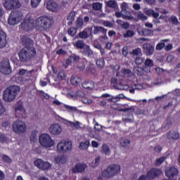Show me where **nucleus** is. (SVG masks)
<instances>
[{
    "instance_id": "nucleus-1",
    "label": "nucleus",
    "mask_w": 180,
    "mask_h": 180,
    "mask_svg": "<svg viewBox=\"0 0 180 180\" xmlns=\"http://www.w3.org/2000/svg\"><path fill=\"white\" fill-rule=\"evenodd\" d=\"M54 20L47 15L40 16L35 20V26L39 32H46L51 28Z\"/></svg>"
},
{
    "instance_id": "nucleus-2",
    "label": "nucleus",
    "mask_w": 180,
    "mask_h": 180,
    "mask_svg": "<svg viewBox=\"0 0 180 180\" xmlns=\"http://www.w3.org/2000/svg\"><path fill=\"white\" fill-rule=\"evenodd\" d=\"M18 57L22 63H29L32 58L36 57V49L32 46H25L19 51Z\"/></svg>"
},
{
    "instance_id": "nucleus-3",
    "label": "nucleus",
    "mask_w": 180,
    "mask_h": 180,
    "mask_svg": "<svg viewBox=\"0 0 180 180\" xmlns=\"http://www.w3.org/2000/svg\"><path fill=\"white\" fill-rule=\"evenodd\" d=\"M20 91L19 86H10L4 91L3 99L5 102H12L15 101L18 92Z\"/></svg>"
},
{
    "instance_id": "nucleus-4",
    "label": "nucleus",
    "mask_w": 180,
    "mask_h": 180,
    "mask_svg": "<svg viewBox=\"0 0 180 180\" xmlns=\"http://www.w3.org/2000/svg\"><path fill=\"white\" fill-rule=\"evenodd\" d=\"M120 172V166L117 165H111L101 172V175L103 176V178H111V176H115V175L118 174Z\"/></svg>"
},
{
    "instance_id": "nucleus-5",
    "label": "nucleus",
    "mask_w": 180,
    "mask_h": 180,
    "mask_svg": "<svg viewBox=\"0 0 180 180\" xmlns=\"http://www.w3.org/2000/svg\"><path fill=\"white\" fill-rule=\"evenodd\" d=\"M22 19H23V14L22 13V12L19 11H12L8 19V25H11V26H15V25H18V23L22 22Z\"/></svg>"
},
{
    "instance_id": "nucleus-6",
    "label": "nucleus",
    "mask_w": 180,
    "mask_h": 180,
    "mask_svg": "<svg viewBox=\"0 0 180 180\" xmlns=\"http://www.w3.org/2000/svg\"><path fill=\"white\" fill-rule=\"evenodd\" d=\"M13 131L16 134H23V133H26L27 127L26 123H25L22 120H16L15 121L13 124Z\"/></svg>"
},
{
    "instance_id": "nucleus-7",
    "label": "nucleus",
    "mask_w": 180,
    "mask_h": 180,
    "mask_svg": "<svg viewBox=\"0 0 180 180\" xmlns=\"http://www.w3.org/2000/svg\"><path fill=\"white\" fill-rule=\"evenodd\" d=\"M39 144L45 148H50L54 146V141L51 139V136L47 134H43L39 136Z\"/></svg>"
},
{
    "instance_id": "nucleus-8",
    "label": "nucleus",
    "mask_w": 180,
    "mask_h": 180,
    "mask_svg": "<svg viewBox=\"0 0 180 180\" xmlns=\"http://www.w3.org/2000/svg\"><path fill=\"white\" fill-rule=\"evenodd\" d=\"M0 72L4 75H9L12 74V68L11 67V62L9 59H3L0 63Z\"/></svg>"
},
{
    "instance_id": "nucleus-9",
    "label": "nucleus",
    "mask_w": 180,
    "mask_h": 180,
    "mask_svg": "<svg viewBox=\"0 0 180 180\" xmlns=\"http://www.w3.org/2000/svg\"><path fill=\"white\" fill-rule=\"evenodd\" d=\"M4 6L7 11H13L19 9L22 6V4L19 0H4Z\"/></svg>"
},
{
    "instance_id": "nucleus-10",
    "label": "nucleus",
    "mask_w": 180,
    "mask_h": 180,
    "mask_svg": "<svg viewBox=\"0 0 180 180\" xmlns=\"http://www.w3.org/2000/svg\"><path fill=\"white\" fill-rule=\"evenodd\" d=\"M57 149L61 153H67L72 150V142L71 141H62L58 143Z\"/></svg>"
},
{
    "instance_id": "nucleus-11",
    "label": "nucleus",
    "mask_w": 180,
    "mask_h": 180,
    "mask_svg": "<svg viewBox=\"0 0 180 180\" xmlns=\"http://www.w3.org/2000/svg\"><path fill=\"white\" fill-rule=\"evenodd\" d=\"M34 27V20L33 18H25L20 25V29L25 32L33 30Z\"/></svg>"
},
{
    "instance_id": "nucleus-12",
    "label": "nucleus",
    "mask_w": 180,
    "mask_h": 180,
    "mask_svg": "<svg viewBox=\"0 0 180 180\" xmlns=\"http://www.w3.org/2000/svg\"><path fill=\"white\" fill-rule=\"evenodd\" d=\"M15 115L18 117H26V110L23 108V102L18 101L15 108Z\"/></svg>"
},
{
    "instance_id": "nucleus-13",
    "label": "nucleus",
    "mask_w": 180,
    "mask_h": 180,
    "mask_svg": "<svg viewBox=\"0 0 180 180\" xmlns=\"http://www.w3.org/2000/svg\"><path fill=\"white\" fill-rule=\"evenodd\" d=\"M162 174V172L160 169L153 168L149 172H148L146 178L148 179H154L157 176H160Z\"/></svg>"
},
{
    "instance_id": "nucleus-14",
    "label": "nucleus",
    "mask_w": 180,
    "mask_h": 180,
    "mask_svg": "<svg viewBox=\"0 0 180 180\" xmlns=\"http://www.w3.org/2000/svg\"><path fill=\"white\" fill-rule=\"evenodd\" d=\"M49 131L50 134H53V136H58V134H61L63 129L61 128V126H60V124H53L49 127Z\"/></svg>"
},
{
    "instance_id": "nucleus-15",
    "label": "nucleus",
    "mask_w": 180,
    "mask_h": 180,
    "mask_svg": "<svg viewBox=\"0 0 180 180\" xmlns=\"http://www.w3.org/2000/svg\"><path fill=\"white\" fill-rule=\"evenodd\" d=\"M165 175L168 178H174V176L178 175V169L175 167H167L165 169Z\"/></svg>"
},
{
    "instance_id": "nucleus-16",
    "label": "nucleus",
    "mask_w": 180,
    "mask_h": 180,
    "mask_svg": "<svg viewBox=\"0 0 180 180\" xmlns=\"http://www.w3.org/2000/svg\"><path fill=\"white\" fill-rule=\"evenodd\" d=\"M143 49L144 50L145 54L147 56H153L154 54V46L150 43H146L143 45Z\"/></svg>"
},
{
    "instance_id": "nucleus-17",
    "label": "nucleus",
    "mask_w": 180,
    "mask_h": 180,
    "mask_svg": "<svg viewBox=\"0 0 180 180\" xmlns=\"http://www.w3.org/2000/svg\"><path fill=\"white\" fill-rule=\"evenodd\" d=\"M46 8L51 12H56L58 9V4L54 0H49L46 1Z\"/></svg>"
},
{
    "instance_id": "nucleus-18",
    "label": "nucleus",
    "mask_w": 180,
    "mask_h": 180,
    "mask_svg": "<svg viewBox=\"0 0 180 180\" xmlns=\"http://www.w3.org/2000/svg\"><path fill=\"white\" fill-rule=\"evenodd\" d=\"M8 44L6 42V33L0 30V49H4Z\"/></svg>"
},
{
    "instance_id": "nucleus-19",
    "label": "nucleus",
    "mask_w": 180,
    "mask_h": 180,
    "mask_svg": "<svg viewBox=\"0 0 180 180\" xmlns=\"http://www.w3.org/2000/svg\"><path fill=\"white\" fill-rule=\"evenodd\" d=\"M80 53L85 57H92L94 56V51L91 49L89 45H86V47Z\"/></svg>"
},
{
    "instance_id": "nucleus-20",
    "label": "nucleus",
    "mask_w": 180,
    "mask_h": 180,
    "mask_svg": "<svg viewBox=\"0 0 180 180\" xmlns=\"http://www.w3.org/2000/svg\"><path fill=\"white\" fill-rule=\"evenodd\" d=\"M79 58V56L72 54L69 56V58L66 60V64L67 65H70L72 63H78Z\"/></svg>"
},
{
    "instance_id": "nucleus-21",
    "label": "nucleus",
    "mask_w": 180,
    "mask_h": 180,
    "mask_svg": "<svg viewBox=\"0 0 180 180\" xmlns=\"http://www.w3.org/2000/svg\"><path fill=\"white\" fill-rule=\"evenodd\" d=\"M138 33L140 36H153L154 32L150 29L143 28L141 30L138 31Z\"/></svg>"
},
{
    "instance_id": "nucleus-22",
    "label": "nucleus",
    "mask_w": 180,
    "mask_h": 180,
    "mask_svg": "<svg viewBox=\"0 0 180 180\" xmlns=\"http://www.w3.org/2000/svg\"><path fill=\"white\" fill-rule=\"evenodd\" d=\"M86 169V165L85 164L76 165L75 167L72 169V172H84Z\"/></svg>"
},
{
    "instance_id": "nucleus-23",
    "label": "nucleus",
    "mask_w": 180,
    "mask_h": 180,
    "mask_svg": "<svg viewBox=\"0 0 180 180\" xmlns=\"http://www.w3.org/2000/svg\"><path fill=\"white\" fill-rule=\"evenodd\" d=\"M167 137L169 140H178L179 134L175 131H170L167 133Z\"/></svg>"
},
{
    "instance_id": "nucleus-24",
    "label": "nucleus",
    "mask_w": 180,
    "mask_h": 180,
    "mask_svg": "<svg viewBox=\"0 0 180 180\" xmlns=\"http://www.w3.org/2000/svg\"><path fill=\"white\" fill-rule=\"evenodd\" d=\"M108 32V30L105 29L103 27L101 26H94L93 30V33L94 34H98V33H103L105 34Z\"/></svg>"
},
{
    "instance_id": "nucleus-25",
    "label": "nucleus",
    "mask_w": 180,
    "mask_h": 180,
    "mask_svg": "<svg viewBox=\"0 0 180 180\" xmlns=\"http://www.w3.org/2000/svg\"><path fill=\"white\" fill-rule=\"evenodd\" d=\"M82 87L85 89H89L90 91H92L94 88H95V84L93 82L86 81L84 83H82Z\"/></svg>"
},
{
    "instance_id": "nucleus-26",
    "label": "nucleus",
    "mask_w": 180,
    "mask_h": 180,
    "mask_svg": "<svg viewBox=\"0 0 180 180\" xmlns=\"http://www.w3.org/2000/svg\"><path fill=\"white\" fill-rule=\"evenodd\" d=\"M73 46L79 50H82L86 46V44H85L82 40H77L75 43L73 44Z\"/></svg>"
},
{
    "instance_id": "nucleus-27",
    "label": "nucleus",
    "mask_w": 180,
    "mask_h": 180,
    "mask_svg": "<svg viewBox=\"0 0 180 180\" xmlns=\"http://www.w3.org/2000/svg\"><path fill=\"white\" fill-rule=\"evenodd\" d=\"M144 13H146V15H148V16H153V18H155V19H157V18L160 16V13H155L154 10L152 9L146 10L144 11Z\"/></svg>"
},
{
    "instance_id": "nucleus-28",
    "label": "nucleus",
    "mask_w": 180,
    "mask_h": 180,
    "mask_svg": "<svg viewBox=\"0 0 180 180\" xmlns=\"http://www.w3.org/2000/svg\"><path fill=\"white\" fill-rule=\"evenodd\" d=\"M57 164H65L67 162V157L65 155H60L55 158Z\"/></svg>"
},
{
    "instance_id": "nucleus-29",
    "label": "nucleus",
    "mask_w": 180,
    "mask_h": 180,
    "mask_svg": "<svg viewBox=\"0 0 180 180\" xmlns=\"http://www.w3.org/2000/svg\"><path fill=\"white\" fill-rule=\"evenodd\" d=\"M106 5L108 6V8H111L112 9H117V2L115 0H110L109 1L105 2Z\"/></svg>"
},
{
    "instance_id": "nucleus-30",
    "label": "nucleus",
    "mask_w": 180,
    "mask_h": 180,
    "mask_svg": "<svg viewBox=\"0 0 180 180\" xmlns=\"http://www.w3.org/2000/svg\"><path fill=\"white\" fill-rule=\"evenodd\" d=\"M99 164H101V156H96L91 162V167H92V168H96V167H99Z\"/></svg>"
},
{
    "instance_id": "nucleus-31",
    "label": "nucleus",
    "mask_w": 180,
    "mask_h": 180,
    "mask_svg": "<svg viewBox=\"0 0 180 180\" xmlns=\"http://www.w3.org/2000/svg\"><path fill=\"white\" fill-rule=\"evenodd\" d=\"M134 72H135L136 75H139V77H141L144 75V68L140 67H134Z\"/></svg>"
},
{
    "instance_id": "nucleus-32",
    "label": "nucleus",
    "mask_w": 180,
    "mask_h": 180,
    "mask_svg": "<svg viewBox=\"0 0 180 180\" xmlns=\"http://www.w3.org/2000/svg\"><path fill=\"white\" fill-rule=\"evenodd\" d=\"M82 79L78 76H72L70 83L72 85H78L81 82Z\"/></svg>"
},
{
    "instance_id": "nucleus-33",
    "label": "nucleus",
    "mask_w": 180,
    "mask_h": 180,
    "mask_svg": "<svg viewBox=\"0 0 180 180\" xmlns=\"http://www.w3.org/2000/svg\"><path fill=\"white\" fill-rule=\"evenodd\" d=\"M68 123L73 130H79V129H81V127L79 126L81 123H79V122L78 121H77L76 122L68 121Z\"/></svg>"
},
{
    "instance_id": "nucleus-34",
    "label": "nucleus",
    "mask_w": 180,
    "mask_h": 180,
    "mask_svg": "<svg viewBox=\"0 0 180 180\" xmlns=\"http://www.w3.org/2000/svg\"><path fill=\"white\" fill-rule=\"evenodd\" d=\"M22 41L23 44L26 46L25 47H29V46H30V44L32 43V39L26 36L22 37Z\"/></svg>"
},
{
    "instance_id": "nucleus-35",
    "label": "nucleus",
    "mask_w": 180,
    "mask_h": 180,
    "mask_svg": "<svg viewBox=\"0 0 180 180\" xmlns=\"http://www.w3.org/2000/svg\"><path fill=\"white\" fill-rule=\"evenodd\" d=\"M89 146H91V143L89 142V141H86L80 143L79 148L80 150H86Z\"/></svg>"
},
{
    "instance_id": "nucleus-36",
    "label": "nucleus",
    "mask_w": 180,
    "mask_h": 180,
    "mask_svg": "<svg viewBox=\"0 0 180 180\" xmlns=\"http://www.w3.org/2000/svg\"><path fill=\"white\" fill-rule=\"evenodd\" d=\"M51 168V164L49 162H43L42 166H41V169L42 171H47Z\"/></svg>"
},
{
    "instance_id": "nucleus-37",
    "label": "nucleus",
    "mask_w": 180,
    "mask_h": 180,
    "mask_svg": "<svg viewBox=\"0 0 180 180\" xmlns=\"http://www.w3.org/2000/svg\"><path fill=\"white\" fill-rule=\"evenodd\" d=\"M58 79L60 81H64L67 78V74H65V72L64 70H62L58 73Z\"/></svg>"
},
{
    "instance_id": "nucleus-38",
    "label": "nucleus",
    "mask_w": 180,
    "mask_h": 180,
    "mask_svg": "<svg viewBox=\"0 0 180 180\" xmlns=\"http://www.w3.org/2000/svg\"><path fill=\"white\" fill-rule=\"evenodd\" d=\"M165 160H167V158H165L164 156L158 158L155 162V166L160 167V165H161V164H162V162H164V161H165Z\"/></svg>"
},
{
    "instance_id": "nucleus-39",
    "label": "nucleus",
    "mask_w": 180,
    "mask_h": 180,
    "mask_svg": "<svg viewBox=\"0 0 180 180\" xmlns=\"http://www.w3.org/2000/svg\"><path fill=\"white\" fill-rule=\"evenodd\" d=\"M1 160L3 162L6 164H12V159L9 158L7 155H2Z\"/></svg>"
},
{
    "instance_id": "nucleus-40",
    "label": "nucleus",
    "mask_w": 180,
    "mask_h": 180,
    "mask_svg": "<svg viewBox=\"0 0 180 180\" xmlns=\"http://www.w3.org/2000/svg\"><path fill=\"white\" fill-rule=\"evenodd\" d=\"M44 162V161L41 159H37L34 161V165H35V167H37V168H39V169H41Z\"/></svg>"
},
{
    "instance_id": "nucleus-41",
    "label": "nucleus",
    "mask_w": 180,
    "mask_h": 180,
    "mask_svg": "<svg viewBox=\"0 0 180 180\" xmlns=\"http://www.w3.org/2000/svg\"><path fill=\"white\" fill-rule=\"evenodd\" d=\"M96 65L98 66L99 68H103V67H105V59H103V58L98 59Z\"/></svg>"
},
{
    "instance_id": "nucleus-42",
    "label": "nucleus",
    "mask_w": 180,
    "mask_h": 180,
    "mask_svg": "<svg viewBox=\"0 0 180 180\" xmlns=\"http://www.w3.org/2000/svg\"><path fill=\"white\" fill-rule=\"evenodd\" d=\"M78 37H79V39H88V32H86V31H82L78 34V35L76 37V39H78Z\"/></svg>"
},
{
    "instance_id": "nucleus-43",
    "label": "nucleus",
    "mask_w": 180,
    "mask_h": 180,
    "mask_svg": "<svg viewBox=\"0 0 180 180\" xmlns=\"http://www.w3.org/2000/svg\"><path fill=\"white\" fill-rule=\"evenodd\" d=\"M122 147H130V140L129 139H122L120 142Z\"/></svg>"
},
{
    "instance_id": "nucleus-44",
    "label": "nucleus",
    "mask_w": 180,
    "mask_h": 180,
    "mask_svg": "<svg viewBox=\"0 0 180 180\" xmlns=\"http://www.w3.org/2000/svg\"><path fill=\"white\" fill-rule=\"evenodd\" d=\"M146 67H149L151 68V67H154V61L150 58H146L144 63Z\"/></svg>"
},
{
    "instance_id": "nucleus-45",
    "label": "nucleus",
    "mask_w": 180,
    "mask_h": 180,
    "mask_svg": "<svg viewBox=\"0 0 180 180\" xmlns=\"http://www.w3.org/2000/svg\"><path fill=\"white\" fill-rule=\"evenodd\" d=\"M130 54L131 56H141V49L137 48L134 49L131 52H130Z\"/></svg>"
},
{
    "instance_id": "nucleus-46",
    "label": "nucleus",
    "mask_w": 180,
    "mask_h": 180,
    "mask_svg": "<svg viewBox=\"0 0 180 180\" xmlns=\"http://www.w3.org/2000/svg\"><path fill=\"white\" fill-rule=\"evenodd\" d=\"M169 20L173 25H175L176 26H177V25H179V21L175 15H172L169 18Z\"/></svg>"
},
{
    "instance_id": "nucleus-47",
    "label": "nucleus",
    "mask_w": 180,
    "mask_h": 180,
    "mask_svg": "<svg viewBox=\"0 0 180 180\" xmlns=\"http://www.w3.org/2000/svg\"><path fill=\"white\" fill-rule=\"evenodd\" d=\"M103 151L105 155H110V148L107 145H103Z\"/></svg>"
},
{
    "instance_id": "nucleus-48",
    "label": "nucleus",
    "mask_w": 180,
    "mask_h": 180,
    "mask_svg": "<svg viewBox=\"0 0 180 180\" xmlns=\"http://www.w3.org/2000/svg\"><path fill=\"white\" fill-rule=\"evenodd\" d=\"M41 2V0H31L32 8H37V6L40 5Z\"/></svg>"
},
{
    "instance_id": "nucleus-49",
    "label": "nucleus",
    "mask_w": 180,
    "mask_h": 180,
    "mask_svg": "<svg viewBox=\"0 0 180 180\" xmlns=\"http://www.w3.org/2000/svg\"><path fill=\"white\" fill-rule=\"evenodd\" d=\"M137 18L139 20H142L143 22L147 20L148 19L147 15H144V13H139L137 15Z\"/></svg>"
},
{
    "instance_id": "nucleus-50",
    "label": "nucleus",
    "mask_w": 180,
    "mask_h": 180,
    "mask_svg": "<svg viewBox=\"0 0 180 180\" xmlns=\"http://www.w3.org/2000/svg\"><path fill=\"white\" fill-rule=\"evenodd\" d=\"M93 9L94 11H101V9H102V4L101 3L93 4Z\"/></svg>"
},
{
    "instance_id": "nucleus-51",
    "label": "nucleus",
    "mask_w": 180,
    "mask_h": 180,
    "mask_svg": "<svg viewBox=\"0 0 180 180\" xmlns=\"http://www.w3.org/2000/svg\"><path fill=\"white\" fill-rule=\"evenodd\" d=\"M134 36V32L133 30H127V33L124 34V37L129 38V37H133Z\"/></svg>"
},
{
    "instance_id": "nucleus-52",
    "label": "nucleus",
    "mask_w": 180,
    "mask_h": 180,
    "mask_svg": "<svg viewBox=\"0 0 180 180\" xmlns=\"http://www.w3.org/2000/svg\"><path fill=\"white\" fill-rule=\"evenodd\" d=\"M84 25V20L81 18H78L76 22V26L77 27H82Z\"/></svg>"
},
{
    "instance_id": "nucleus-53",
    "label": "nucleus",
    "mask_w": 180,
    "mask_h": 180,
    "mask_svg": "<svg viewBox=\"0 0 180 180\" xmlns=\"http://www.w3.org/2000/svg\"><path fill=\"white\" fill-rule=\"evenodd\" d=\"M37 139V131H32L30 137V141H34Z\"/></svg>"
},
{
    "instance_id": "nucleus-54",
    "label": "nucleus",
    "mask_w": 180,
    "mask_h": 180,
    "mask_svg": "<svg viewBox=\"0 0 180 180\" xmlns=\"http://www.w3.org/2000/svg\"><path fill=\"white\" fill-rule=\"evenodd\" d=\"M4 112H6V108L2 103V100L0 99V115H4Z\"/></svg>"
},
{
    "instance_id": "nucleus-55",
    "label": "nucleus",
    "mask_w": 180,
    "mask_h": 180,
    "mask_svg": "<svg viewBox=\"0 0 180 180\" xmlns=\"http://www.w3.org/2000/svg\"><path fill=\"white\" fill-rule=\"evenodd\" d=\"M68 34H70V36H74L75 34H77V29H75V27H70L68 30Z\"/></svg>"
},
{
    "instance_id": "nucleus-56",
    "label": "nucleus",
    "mask_w": 180,
    "mask_h": 180,
    "mask_svg": "<svg viewBox=\"0 0 180 180\" xmlns=\"http://www.w3.org/2000/svg\"><path fill=\"white\" fill-rule=\"evenodd\" d=\"M64 108H65V109H67V110H69L70 112H77V110H78L77 108L68 105H64Z\"/></svg>"
},
{
    "instance_id": "nucleus-57",
    "label": "nucleus",
    "mask_w": 180,
    "mask_h": 180,
    "mask_svg": "<svg viewBox=\"0 0 180 180\" xmlns=\"http://www.w3.org/2000/svg\"><path fill=\"white\" fill-rule=\"evenodd\" d=\"M75 11H72L70 12L69 16L67 18V20H75Z\"/></svg>"
},
{
    "instance_id": "nucleus-58",
    "label": "nucleus",
    "mask_w": 180,
    "mask_h": 180,
    "mask_svg": "<svg viewBox=\"0 0 180 180\" xmlns=\"http://www.w3.org/2000/svg\"><path fill=\"white\" fill-rule=\"evenodd\" d=\"M164 47H165V44L164 42L158 43L156 46V50H162Z\"/></svg>"
},
{
    "instance_id": "nucleus-59",
    "label": "nucleus",
    "mask_w": 180,
    "mask_h": 180,
    "mask_svg": "<svg viewBox=\"0 0 180 180\" xmlns=\"http://www.w3.org/2000/svg\"><path fill=\"white\" fill-rule=\"evenodd\" d=\"M82 102H83V103L85 105H91V103H92V100L87 98H84L82 99Z\"/></svg>"
},
{
    "instance_id": "nucleus-60",
    "label": "nucleus",
    "mask_w": 180,
    "mask_h": 180,
    "mask_svg": "<svg viewBox=\"0 0 180 180\" xmlns=\"http://www.w3.org/2000/svg\"><path fill=\"white\" fill-rule=\"evenodd\" d=\"M143 61L144 60H143V58L137 57L135 59V63L137 64L138 65H141Z\"/></svg>"
},
{
    "instance_id": "nucleus-61",
    "label": "nucleus",
    "mask_w": 180,
    "mask_h": 180,
    "mask_svg": "<svg viewBox=\"0 0 180 180\" xmlns=\"http://www.w3.org/2000/svg\"><path fill=\"white\" fill-rule=\"evenodd\" d=\"M122 18L125 20H136V18L131 15H122Z\"/></svg>"
},
{
    "instance_id": "nucleus-62",
    "label": "nucleus",
    "mask_w": 180,
    "mask_h": 180,
    "mask_svg": "<svg viewBox=\"0 0 180 180\" xmlns=\"http://www.w3.org/2000/svg\"><path fill=\"white\" fill-rule=\"evenodd\" d=\"M0 141L1 143H6L8 141V138H6L5 134L0 135Z\"/></svg>"
},
{
    "instance_id": "nucleus-63",
    "label": "nucleus",
    "mask_w": 180,
    "mask_h": 180,
    "mask_svg": "<svg viewBox=\"0 0 180 180\" xmlns=\"http://www.w3.org/2000/svg\"><path fill=\"white\" fill-rule=\"evenodd\" d=\"M103 26H105L106 27H113V24L109 21H104L103 22Z\"/></svg>"
},
{
    "instance_id": "nucleus-64",
    "label": "nucleus",
    "mask_w": 180,
    "mask_h": 180,
    "mask_svg": "<svg viewBox=\"0 0 180 180\" xmlns=\"http://www.w3.org/2000/svg\"><path fill=\"white\" fill-rule=\"evenodd\" d=\"M127 54H129V49L127 48V46H124L122 49V55L126 57V56H127Z\"/></svg>"
}]
</instances>
